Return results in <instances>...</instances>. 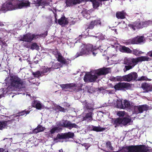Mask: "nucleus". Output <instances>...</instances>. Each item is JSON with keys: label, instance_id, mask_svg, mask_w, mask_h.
<instances>
[{"label": "nucleus", "instance_id": "24", "mask_svg": "<svg viewBox=\"0 0 152 152\" xmlns=\"http://www.w3.org/2000/svg\"><path fill=\"white\" fill-rule=\"evenodd\" d=\"M123 101L122 100L119 99L118 98V100L116 102V103L115 105L118 108L123 109Z\"/></svg>", "mask_w": 152, "mask_h": 152}, {"label": "nucleus", "instance_id": "47", "mask_svg": "<svg viewBox=\"0 0 152 152\" xmlns=\"http://www.w3.org/2000/svg\"><path fill=\"white\" fill-rule=\"evenodd\" d=\"M61 67V65L58 63H56L55 64L54 66H53V67L52 68V69H57Z\"/></svg>", "mask_w": 152, "mask_h": 152}, {"label": "nucleus", "instance_id": "43", "mask_svg": "<svg viewBox=\"0 0 152 152\" xmlns=\"http://www.w3.org/2000/svg\"><path fill=\"white\" fill-rule=\"evenodd\" d=\"M41 72L39 71H38L35 72H33L32 73L33 75L35 77H38L40 76H41Z\"/></svg>", "mask_w": 152, "mask_h": 152}, {"label": "nucleus", "instance_id": "21", "mask_svg": "<svg viewBox=\"0 0 152 152\" xmlns=\"http://www.w3.org/2000/svg\"><path fill=\"white\" fill-rule=\"evenodd\" d=\"M45 129V127L42 126L41 125H38L36 128L33 130V132L34 133H38V132H42Z\"/></svg>", "mask_w": 152, "mask_h": 152}, {"label": "nucleus", "instance_id": "57", "mask_svg": "<svg viewBox=\"0 0 152 152\" xmlns=\"http://www.w3.org/2000/svg\"><path fill=\"white\" fill-rule=\"evenodd\" d=\"M59 152H63V150L62 149L59 150Z\"/></svg>", "mask_w": 152, "mask_h": 152}, {"label": "nucleus", "instance_id": "60", "mask_svg": "<svg viewBox=\"0 0 152 152\" xmlns=\"http://www.w3.org/2000/svg\"><path fill=\"white\" fill-rule=\"evenodd\" d=\"M116 31V30H115V32Z\"/></svg>", "mask_w": 152, "mask_h": 152}, {"label": "nucleus", "instance_id": "29", "mask_svg": "<svg viewBox=\"0 0 152 152\" xmlns=\"http://www.w3.org/2000/svg\"><path fill=\"white\" fill-rule=\"evenodd\" d=\"M123 108H128L130 107V104L129 102L126 100H124L123 101Z\"/></svg>", "mask_w": 152, "mask_h": 152}, {"label": "nucleus", "instance_id": "36", "mask_svg": "<svg viewBox=\"0 0 152 152\" xmlns=\"http://www.w3.org/2000/svg\"><path fill=\"white\" fill-rule=\"evenodd\" d=\"M82 13L84 17L87 19H89L90 18V15L89 13H87V12L86 10L83 11L82 12Z\"/></svg>", "mask_w": 152, "mask_h": 152}, {"label": "nucleus", "instance_id": "26", "mask_svg": "<svg viewBox=\"0 0 152 152\" xmlns=\"http://www.w3.org/2000/svg\"><path fill=\"white\" fill-rule=\"evenodd\" d=\"M92 2L94 7L95 8H96L99 7L100 5L99 0H90Z\"/></svg>", "mask_w": 152, "mask_h": 152}, {"label": "nucleus", "instance_id": "5", "mask_svg": "<svg viewBox=\"0 0 152 152\" xmlns=\"http://www.w3.org/2000/svg\"><path fill=\"white\" fill-rule=\"evenodd\" d=\"M125 152H146V149L143 145H131L124 148Z\"/></svg>", "mask_w": 152, "mask_h": 152}, {"label": "nucleus", "instance_id": "8", "mask_svg": "<svg viewBox=\"0 0 152 152\" xmlns=\"http://www.w3.org/2000/svg\"><path fill=\"white\" fill-rule=\"evenodd\" d=\"M152 24V21H148L147 22H140L138 20L137 22H135L133 25L129 24V26L134 30H135V27L137 28H140L144 27L146 26L147 25Z\"/></svg>", "mask_w": 152, "mask_h": 152}, {"label": "nucleus", "instance_id": "2", "mask_svg": "<svg viewBox=\"0 0 152 152\" xmlns=\"http://www.w3.org/2000/svg\"><path fill=\"white\" fill-rule=\"evenodd\" d=\"M150 60L151 58L146 56H142L135 58L126 57L124 60V63L129 65L125 66L124 71L126 72L132 69L138 62L145 61H148Z\"/></svg>", "mask_w": 152, "mask_h": 152}, {"label": "nucleus", "instance_id": "58", "mask_svg": "<svg viewBox=\"0 0 152 152\" xmlns=\"http://www.w3.org/2000/svg\"><path fill=\"white\" fill-rule=\"evenodd\" d=\"M47 35V33H46L45 34H44V36H42L45 37V36H46Z\"/></svg>", "mask_w": 152, "mask_h": 152}, {"label": "nucleus", "instance_id": "45", "mask_svg": "<svg viewBox=\"0 0 152 152\" xmlns=\"http://www.w3.org/2000/svg\"><path fill=\"white\" fill-rule=\"evenodd\" d=\"M138 80L139 81L147 80H151L149 79L146 76H142L138 78Z\"/></svg>", "mask_w": 152, "mask_h": 152}, {"label": "nucleus", "instance_id": "59", "mask_svg": "<svg viewBox=\"0 0 152 152\" xmlns=\"http://www.w3.org/2000/svg\"><path fill=\"white\" fill-rule=\"evenodd\" d=\"M68 133H71L70 132H68Z\"/></svg>", "mask_w": 152, "mask_h": 152}, {"label": "nucleus", "instance_id": "1", "mask_svg": "<svg viewBox=\"0 0 152 152\" xmlns=\"http://www.w3.org/2000/svg\"><path fill=\"white\" fill-rule=\"evenodd\" d=\"M30 2L28 1H20L13 0L7 2L2 5L1 10L4 12L7 11H11L23 7H27L30 6Z\"/></svg>", "mask_w": 152, "mask_h": 152}, {"label": "nucleus", "instance_id": "12", "mask_svg": "<svg viewBox=\"0 0 152 152\" xmlns=\"http://www.w3.org/2000/svg\"><path fill=\"white\" fill-rule=\"evenodd\" d=\"M59 125L65 127H68L69 128L72 127L76 128L77 126L75 124H72L69 121L64 120L60 122Z\"/></svg>", "mask_w": 152, "mask_h": 152}, {"label": "nucleus", "instance_id": "28", "mask_svg": "<svg viewBox=\"0 0 152 152\" xmlns=\"http://www.w3.org/2000/svg\"><path fill=\"white\" fill-rule=\"evenodd\" d=\"M52 107L53 109L55 110H58L61 111H62L64 112H65V110L64 109V108L61 107L60 106L56 105L54 104L53 106Z\"/></svg>", "mask_w": 152, "mask_h": 152}, {"label": "nucleus", "instance_id": "22", "mask_svg": "<svg viewBox=\"0 0 152 152\" xmlns=\"http://www.w3.org/2000/svg\"><path fill=\"white\" fill-rule=\"evenodd\" d=\"M120 50L122 52H126L128 53H131L132 51L129 48L125 46H122L120 48Z\"/></svg>", "mask_w": 152, "mask_h": 152}, {"label": "nucleus", "instance_id": "55", "mask_svg": "<svg viewBox=\"0 0 152 152\" xmlns=\"http://www.w3.org/2000/svg\"><path fill=\"white\" fill-rule=\"evenodd\" d=\"M4 26V24L1 23H0V26Z\"/></svg>", "mask_w": 152, "mask_h": 152}, {"label": "nucleus", "instance_id": "13", "mask_svg": "<svg viewBox=\"0 0 152 152\" xmlns=\"http://www.w3.org/2000/svg\"><path fill=\"white\" fill-rule=\"evenodd\" d=\"M58 61L64 64H68L69 63V59L66 60L61 55L60 53H58L56 55Z\"/></svg>", "mask_w": 152, "mask_h": 152}, {"label": "nucleus", "instance_id": "52", "mask_svg": "<svg viewBox=\"0 0 152 152\" xmlns=\"http://www.w3.org/2000/svg\"><path fill=\"white\" fill-rule=\"evenodd\" d=\"M147 55L149 56L152 57V51H149L147 53Z\"/></svg>", "mask_w": 152, "mask_h": 152}, {"label": "nucleus", "instance_id": "30", "mask_svg": "<svg viewBox=\"0 0 152 152\" xmlns=\"http://www.w3.org/2000/svg\"><path fill=\"white\" fill-rule=\"evenodd\" d=\"M123 78L124 81L129 82L131 81L132 80L131 78V77L130 73L128 75L124 76Z\"/></svg>", "mask_w": 152, "mask_h": 152}, {"label": "nucleus", "instance_id": "32", "mask_svg": "<svg viewBox=\"0 0 152 152\" xmlns=\"http://www.w3.org/2000/svg\"><path fill=\"white\" fill-rule=\"evenodd\" d=\"M112 79L115 81H122L124 80L123 76H118L116 77H113Z\"/></svg>", "mask_w": 152, "mask_h": 152}, {"label": "nucleus", "instance_id": "53", "mask_svg": "<svg viewBox=\"0 0 152 152\" xmlns=\"http://www.w3.org/2000/svg\"><path fill=\"white\" fill-rule=\"evenodd\" d=\"M3 149L2 148H0V152H3Z\"/></svg>", "mask_w": 152, "mask_h": 152}, {"label": "nucleus", "instance_id": "50", "mask_svg": "<svg viewBox=\"0 0 152 152\" xmlns=\"http://www.w3.org/2000/svg\"><path fill=\"white\" fill-rule=\"evenodd\" d=\"M43 1L42 0H40L38 1L36 3V5L39 6L40 5H42L43 4Z\"/></svg>", "mask_w": 152, "mask_h": 152}, {"label": "nucleus", "instance_id": "27", "mask_svg": "<svg viewBox=\"0 0 152 152\" xmlns=\"http://www.w3.org/2000/svg\"><path fill=\"white\" fill-rule=\"evenodd\" d=\"M75 85L73 84H62L61 86L62 88H72L75 86Z\"/></svg>", "mask_w": 152, "mask_h": 152}, {"label": "nucleus", "instance_id": "20", "mask_svg": "<svg viewBox=\"0 0 152 152\" xmlns=\"http://www.w3.org/2000/svg\"><path fill=\"white\" fill-rule=\"evenodd\" d=\"M58 23L60 25L66 24L68 23V21L67 18L65 17H61L58 20Z\"/></svg>", "mask_w": 152, "mask_h": 152}, {"label": "nucleus", "instance_id": "33", "mask_svg": "<svg viewBox=\"0 0 152 152\" xmlns=\"http://www.w3.org/2000/svg\"><path fill=\"white\" fill-rule=\"evenodd\" d=\"M133 53L136 56H138L139 54L143 53H144L141 51H140L137 49L134 50L133 51Z\"/></svg>", "mask_w": 152, "mask_h": 152}, {"label": "nucleus", "instance_id": "10", "mask_svg": "<svg viewBox=\"0 0 152 152\" xmlns=\"http://www.w3.org/2000/svg\"><path fill=\"white\" fill-rule=\"evenodd\" d=\"M86 105H85V106L86 108L89 110V113H87L85 116L83 118V120H87L88 121H91L92 120V112L93 111V109L91 107L88 106V104L86 103Z\"/></svg>", "mask_w": 152, "mask_h": 152}, {"label": "nucleus", "instance_id": "46", "mask_svg": "<svg viewBox=\"0 0 152 152\" xmlns=\"http://www.w3.org/2000/svg\"><path fill=\"white\" fill-rule=\"evenodd\" d=\"M93 22V23L94 25H100L101 24V21L99 19L96 20L94 21H92Z\"/></svg>", "mask_w": 152, "mask_h": 152}, {"label": "nucleus", "instance_id": "40", "mask_svg": "<svg viewBox=\"0 0 152 152\" xmlns=\"http://www.w3.org/2000/svg\"><path fill=\"white\" fill-rule=\"evenodd\" d=\"M138 44L144 41V37L143 36L137 37Z\"/></svg>", "mask_w": 152, "mask_h": 152}, {"label": "nucleus", "instance_id": "15", "mask_svg": "<svg viewBox=\"0 0 152 152\" xmlns=\"http://www.w3.org/2000/svg\"><path fill=\"white\" fill-rule=\"evenodd\" d=\"M89 129L91 130H93L96 132H103L105 130V128H101L99 126H96L92 125L89 126Z\"/></svg>", "mask_w": 152, "mask_h": 152}, {"label": "nucleus", "instance_id": "49", "mask_svg": "<svg viewBox=\"0 0 152 152\" xmlns=\"http://www.w3.org/2000/svg\"><path fill=\"white\" fill-rule=\"evenodd\" d=\"M94 26L95 25L93 23V22H92V21L91 22L88 28H89L90 29H92L94 28Z\"/></svg>", "mask_w": 152, "mask_h": 152}, {"label": "nucleus", "instance_id": "54", "mask_svg": "<svg viewBox=\"0 0 152 152\" xmlns=\"http://www.w3.org/2000/svg\"><path fill=\"white\" fill-rule=\"evenodd\" d=\"M101 46H100L98 48L100 50V49H102L103 51V50H103V49H102L101 48Z\"/></svg>", "mask_w": 152, "mask_h": 152}, {"label": "nucleus", "instance_id": "35", "mask_svg": "<svg viewBox=\"0 0 152 152\" xmlns=\"http://www.w3.org/2000/svg\"><path fill=\"white\" fill-rule=\"evenodd\" d=\"M129 42L133 44H138L137 37L133 38L129 40Z\"/></svg>", "mask_w": 152, "mask_h": 152}, {"label": "nucleus", "instance_id": "51", "mask_svg": "<svg viewBox=\"0 0 152 152\" xmlns=\"http://www.w3.org/2000/svg\"><path fill=\"white\" fill-rule=\"evenodd\" d=\"M120 24H123V26H121L122 28H126L127 26L126 24V23H125V22L124 21L121 22V23H120Z\"/></svg>", "mask_w": 152, "mask_h": 152}, {"label": "nucleus", "instance_id": "14", "mask_svg": "<svg viewBox=\"0 0 152 152\" xmlns=\"http://www.w3.org/2000/svg\"><path fill=\"white\" fill-rule=\"evenodd\" d=\"M74 134H58L56 137L57 139L72 138Z\"/></svg>", "mask_w": 152, "mask_h": 152}, {"label": "nucleus", "instance_id": "19", "mask_svg": "<svg viewBox=\"0 0 152 152\" xmlns=\"http://www.w3.org/2000/svg\"><path fill=\"white\" fill-rule=\"evenodd\" d=\"M118 100V97L114 96L113 97H111L109 98L108 101L109 103L110 104V105H115L116 103V102Z\"/></svg>", "mask_w": 152, "mask_h": 152}, {"label": "nucleus", "instance_id": "44", "mask_svg": "<svg viewBox=\"0 0 152 152\" xmlns=\"http://www.w3.org/2000/svg\"><path fill=\"white\" fill-rule=\"evenodd\" d=\"M107 147L109 150H113V147L112 146L111 143L110 142H107L106 143Z\"/></svg>", "mask_w": 152, "mask_h": 152}, {"label": "nucleus", "instance_id": "31", "mask_svg": "<svg viewBox=\"0 0 152 152\" xmlns=\"http://www.w3.org/2000/svg\"><path fill=\"white\" fill-rule=\"evenodd\" d=\"M61 129L60 128L54 127L52 129L50 130L51 133H54V132H59L61 130Z\"/></svg>", "mask_w": 152, "mask_h": 152}, {"label": "nucleus", "instance_id": "42", "mask_svg": "<svg viewBox=\"0 0 152 152\" xmlns=\"http://www.w3.org/2000/svg\"><path fill=\"white\" fill-rule=\"evenodd\" d=\"M29 113V112L27 113V112L25 111H22V112L19 113L18 115H17L15 116L16 117H18L19 116H26V114H28Z\"/></svg>", "mask_w": 152, "mask_h": 152}, {"label": "nucleus", "instance_id": "38", "mask_svg": "<svg viewBox=\"0 0 152 152\" xmlns=\"http://www.w3.org/2000/svg\"><path fill=\"white\" fill-rule=\"evenodd\" d=\"M126 115V113L124 111H119L117 113V115L121 117H123L125 116Z\"/></svg>", "mask_w": 152, "mask_h": 152}, {"label": "nucleus", "instance_id": "16", "mask_svg": "<svg viewBox=\"0 0 152 152\" xmlns=\"http://www.w3.org/2000/svg\"><path fill=\"white\" fill-rule=\"evenodd\" d=\"M127 86V84L125 83H119L115 85L114 88L116 90H120L125 88Z\"/></svg>", "mask_w": 152, "mask_h": 152}, {"label": "nucleus", "instance_id": "56", "mask_svg": "<svg viewBox=\"0 0 152 152\" xmlns=\"http://www.w3.org/2000/svg\"><path fill=\"white\" fill-rule=\"evenodd\" d=\"M81 37H82L81 35H79V39H80Z\"/></svg>", "mask_w": 152, "mask_h": 152}, {"label": "nucleus", "instance_id": "34", "mask_svg": "<svg viewBox=\"0 0 152 152\" xmlns=\"http://www.w3.org/2000/svg\"><path fill=\"white\" fill-rule=\"evenodd\" d=\"M132 80H135L137 77V74L135 72H132L130 73Z\"/></svg>", "mask_w": 152, "mask_h": 152}, {"label": "nucleus", "instance_id": "23", "mask_svg": "<svg viewBox=\"0 0 152 152\" xmlns=\"http://www.w3.org/2000/svg\"><path fill=\"white\" fill-rule=\"evenodd\" d=\"M10 121H9L0 122V129H2L3 128L8 126Z\"/></svg>", "mask_w": 152, "mask_h": 152}, {"label": "nucleus", "instance_id": "39", "mask_svg": "<svg viewBox=\"0 0 152 152\" xmlns=\"http://www.w3.org/2000/svg\"><path fill=\"white\" fill-rule=\"evenodd\" d=\"M31 48L32 50L36 49L38 50L39 49V48L37 43H34L32 44Z\"/></svg>", "mask_w": 152, "mask_h": 152}, {"label": "nucleus", "instance_id": "41", "mask_svg": "<svg viewBox=\"0 0 152 152\" xmlns=\"http://www.w3.org/2000/svg\"><path fill=\"white\" fill-rule=\"evenodd\" d=\"M74 1V0H67L66 1V5L69 6L75 4Z\"/></svg>", "mask_w": 152, "mask_h": 152}, {"label": "nucleus", "instance_id": "37", "mask_svg": "<svg viewBox=\"0 0 152 152\" xmlns=\"http://www.w3.org/2000/svg\"><path fill=\"white\" fill-rule=\"evenodd\" d=\"M96 35L93 36L95 37L96 38H98L99 40H102L104 39V37L102 35V34L101 33H99L96 34Z\"/></svg>", "mask_w": 152, "mask_h": 152}, {"label": "nucleus", "instance_id": "48", "mask_svg": "<svg viewBox=\"0 0 152 152\" xmlns=\"http://www.w3.org/2000/svg\"><path fill=\"white\" fill-rule=\"evenodd\" d=\"M53 69H52V68H48L47 67H45L44 69L43 70V73H46L48 72H50L51 70H53Z\"/></svg>", "mask_w": 152, "mask_h": 152}, {"label": "nucleus", "instance_id": "6", "mask_svg": "<svg viewBox=\"0 0 152 152\" xmlns=\"http://www.w3.org/2000/svg\"><path fill=\"white\" fill-rule=\"evenodd\" d=\"M11 84L14 86L21 88L25 87L26 82L25 80H21L17 77L14 76L12 77Z\"/></svg>", "mask_w": 152, "mask_h": 152}, {"label": "nucleus", "instance_id": "18", "mask_svg": "<svg viewBox=\"0 0 152 152\" xmlns=\"http://www.w3.org/2000/svg\"><path fill=\"white\" fill-rule=\"evenodd\" d=\"M142 88L147 92L152 91V85L149 84L144 83L142 84Z\"/></svg>", "mask_w": 152, "mask_h": 152}, {"label": "nucleus", "instance_id": "4", "mask_svg": "<svg viewBox=\"0 0 152 152\" xmlns=\"http://www.w3.org/2000/svg\"><path fill=\"white\" fill-rule=\"evenodd\" d=\"M97 53L96 49L93 47V45L90 44L84 45L82 48L80 53H77L76 55V57H77L80 56L84 54H89L92 53L94 56H95Z\"/></svg>", "mask_w": 152, "mask_h": 152}, {"label": "nucleus", "instance_id": "25", "mask_svg": "<svg viewBox=\"0 0 152 152\" xmlns=\"http://www.w3.org/2000/svg\"><path fill=\"white\" fill-rule=\"evenodd\" d=\"M126 15V13L124 12H118L116 14V16L118 19H124L125 18Z\"/></svg>", "mask_w": 152, "mask_h": 152}, {"label": "nucleus", "instance_id": "7", "mask_svg": "<svg viewBox=\"0 0 152 152\" xmlns=\"http://www.w3.org/2000/svg\"><path fill=\"white\" fill-rule=\"evenodd\" d=\"M114 124L116 125L122 126L129 125L132 123V121L129 118L125 117L123 118H118L114 120Z\"/></svg>", "mask_w": 152, "mask_h": 152}, {"label": "nucleus", "instance_id": "11", "mask_svg": "<svg viewBox=\"0 0 152 152\" xmlns=\"http://www.w3.org/2000/svg\"><path fill=\"white\" fill-rule=\"evenodd\" d=\"M148 107L146 105L135 106L134 107V113L137 114L142 113L144 111L147 110Z\"/></svg>", "mask_w": 152, "mask_h": 152}, {"label": "nucleus", "instance_id": "17", "mask_svg": "<svg viewBox=\"0 0 152 152\" xmlns=\"http://www.w3.org/2000/svg\"><path fill=\"white\" fill-rule=\"evenodd\" d=\"M32 105L37 109L40 110L43 107V105L39 101L34 100L32 103Z\"/></svg>", "mask_w": 152, "mask_h": 152}, {"label": "nucleus", "instance_id": "3", "mask_svg": "<svg viewBox=\"0 0 152 152\" xmlns=\"http://www.w3.org/2000/svg\"><path fill=\"white\" fill-rule=\"evenodd\" d=\"M110 69L109 68H103L96 70L91 73L86 74L84 78L86 82H93L94 81L98 78V76L105 75L110 72Z\"/></svg>", "mask_w": 152, "mask_h": 152}, {"label": "nucleus", "instance_id": "9", "mask_svg": "<svg viewBox=\"0 0 152 152\" xmlns=\"http://www.w3.org/2000/svg\"><path fill=\"white\" fill-rule=\"evenodd\" d=\"M38 36L37 35H35L33 34L28 33L20 37L19 40L31 42L34 39H36L38 38Z\"/></svg>", "mask_w": 152, "mask_h": 152}]
</instances>
